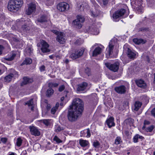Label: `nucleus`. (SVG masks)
I'll list each match as a JSON object with an SVG mask.
<instances>
[{"label": "nucleus", "instance_id": "obj_1", "mask_svg": "<svg viewBox=\"0 0 155 155\" xmlns=\"http://www.w3.org/2000/svg\"><path fill=\"white\" fill-rule=\"evenodd\" d=\"M23 4L22 0H11L8 3V9L10 11L16 12L22 6Z\"/></svg>", "mask_w": 155, "mask_h": 155}, {"label": "nucleus", "instance_id": "obj_2", "mask_svg": "<svg viewBox=\"0 0 155 155\" xmlns=\"http://www.w3.org/2000/svg\"><path fill=\"white\" fill-rule=\"evenodd\" d=\"M70 107L82 113L83 110V105L82 100L78 98L74 99L72 101V105H70Z\"/></svg>", "mask_w": 155, "mask_h": 155}, {"label": "nucleus", "instance_id": "obj_3", "mask_svg": "<svg viewBox=\"0 0 155 155\" xmlns=\"http://www.w3.org/2000/svg\"><path fill=\"white\" fill-rule=\"evenodd\" d=\"M81 112L72 108L68 110V117L69 121L73 122L77 120L79 116L81 114Z\"/></svg>", "mask_w": 155, "mask_h": 155}, {"label": "nucleus", "instance_id": "obj_4", "mask_svg": "<svg viewBox=\"0 0 155 155\" xmlns=\"http://www.w3.org/2000/svg\"><path fill=\"white\" fill-rule=\"evenodd\" d=\"M27 2L28 8L26 11V13L28 15H30L35 11L36 3L34 0H27Z\"/></svg>", "mask_w": 155, "mask_h": 155}, {"label": "nucleus", "instance_id": "obj_5", "mask_svg": "<svg viewBox=\"0 0 155 155\" xmlns=\"http://www.w3.org/2000/svg\"><path fill=\"white\" fill-rule=\"evenodd\" d=\"M134 6L136 12L137 14L142 13L143 12V6L142 3L140 0H135Z\"/></svg>", "mask_w": 155, "mask_h": 155}, {"label": "nucleus", "instance_id": "obj_6", "mask_svg": "<svg viewBox=\"0 0 155 155\" xmlns=\"http://www.w3.org/2000/svg\"><path fill=\"white\" fill-rule=\"evenodd\" d=\"M84 19L82 16L78 15L77 16L76 19L73 21L72 24L77 28H81L82 23L84 22Z\"/></svg>", "mask_w": 155, "mask_h": 155}, {"label": "nucleus", "instance_id": "obj_7", "mask_svg": "<svg viewBox=\"0 0 155 155\" xmlns=\"http://www.w3.org/2000/svg\"><path fill=\"white\" fill-rule=\"evenodd\" d=\"M129 14L124 9H121L116 11L113 15V17L114 19H117L123 16L124 17H127Z\"/></svg>", "mask_w": 155, "mask_h": 155}, {"label": "nucleus", "instance_id": "obj_8", "mask_svg": "<svg viewBox=\"0 0 155 155\" xmlns=\"http://www.w3.org/2000/svg\"><path fill=\"white\" fill-rule=\"evenodd\" d=\"M85 51L84 48H82L75 51L70 55V58L73 59H75L81 57Z\"/></svg>", "mask_w": 155, "mask_h": 155}, {"label": "nucleus", "instance_id": "obj_9", "mask_svg": "<svg viewBox=\"0 0 155 155\" xmlns=\"http://www.w3.org/2000/svg\"><path fill=\"white\" fill-rule=\"evenodd\" d=\"M105 66L110 70L116 72L119 69V62L115 63L113 64H111L109 63H106L105 64Z\"/></svg>", "mask_w": 155, "mask_h": 155}, {"label": "nucleus", "instance_id": "obj_10", "mask_svg": "<svg viewBox=\"0 0 155 155\" xmlns=\"http://www.w3.org/2000/svg\"><path fill=\"white\" fill-rule=\"evenodd\" d=\"M40 44L41 45V49L43 53L48 52L50 51V50L49 48V45L45 41H41Z\"/></svg>", "mask_w": 155, "mask_h": 155}, {"label": "nucleus", "instance_id": "obj_11", "mask_svg": "<svg viewBox=\"0 0 155 155\" xmlns=\"http://www.w3.org/2000/svg\"><path fill=\"white\" fill-rule=\"evenodd\" d=\"M69 5L65 2L59 3L57 6L58 9L61 12H64L68 10Z\"/></svg>", "mask_w": 155, "mask_h": 155}, {"label": "nucleus", "instance_id": "obj_12", "mask_svg": "<svg viewBox=\"0 0 155 155\" xmlns=\"http://www.w3.org/2000/svg\"><path fill=\"white\" fill-rule=\"evenodd\" d=\"M31 21L30 19L28 18L25 21V23L21 27V31L24 32H27L30 29L29 25L30 24Z\"/></svg>", "mask_w": 155, "mask_h": 155}, {"label": "nucleus", "instance_id": "obj_13", "mask_svg": "<svg viewBox=\"0 0 155 155\" xmlns=\"http://www.w3.org/2000/svg\"><path fill=\"white\" fill-rule=\"evenodd\" d=\"M29 129L31 135L35 136H39L40 135V132L37 127L34 126H30Z\"/></svg>", "mask_w": 155, "mask_h": 155}, {"label": "nucleus", "instance_id": "obj_14", "mask_svg": "<svg viewBox=\"0 0 155 155\" xmlns=\"http://www.w3.org/2000/svg\"><path fill=\"white\" fill-rule=\"evenodd\" d=\"M115 91L118 94H123L126 91V87L124 85L117 86L114 88Z\"/></svg>", "mask_w": 155, "mask_h": 155}, {"label": "nucleus", "instance_id": "obj_15", "mask_svg": "<svg viewBox=\"0 0 155 155\" xmlns=\"http://www.w3.org/2000/svg\"><path fill=\"white\" fill-rule=\"evenodd\" d=\"M47 21V17L45 15H39L35 21L37 25H40V23L45 22Z\"/></svg>", "mask_w": 155, "mask_h": 155}, {"label": "nucleus", "instance_id": "obj_16", "mask_svg": "<svg viewBox=\"0 0 155 155\" xmlns=\"http://www.w3.org/2000/svg\"><path fill=\"white\" fill-rule=\"evenodd\" d=\"M65 35L63 32H60L57 36L56 38V41L61 44H64L65 42L64 38Z\"/></svg>", "mask_w": 155, "mask_h": 155}, {"label": "nucleus", "instance_id": "obj_17", "mask_svg": "<svg viewBox=\"0 0 155 155\" xmlns=\"http://www.w3.org/2000/svg\"><path fill=\"white\" fill-rule=\"evenodd\" d=\"M88 85V83L87 82H82L78 85L77 91L79 92L84 91L87 88Z\"/></svg>", "mask_w": 155, "mask_h": 155}, {"label": "nucleus", "instance_id": "obj_18", "mask_svg": "<svg viewBox=\"0 0 155 155\" xmlns=\"http://www.w3.org/2000/svg\"><path fill=\"white\" fill-rule=\"evenodd\" d=\"M106 123L109 128L114 126L115 124L114 122V118L112 117H110L106 120Z\"/></svg>", "mask_w": 155, "mask_h": 155}, {"label": "nucleus", "instance_id": "obj_19", "mask_svg": "<svg viewBox=\"0 0 155 155\" xmlns=\"http://www.w3.org/2000/svg\"><path fill=\"white\" fill-rule=\"evenodd\" d=\"M127 54L128 57L130 59H134L136 54L135 52L132 51L128 48H127Z\"/></svg>", "mask_w": 155, "mask_h": 155}, {"label": "nucleus", "instance_id": "obj_20", "mask_svg": "<svg viewBox=\"0 0 155 155\" xmlns=\"http://www.w3.org/2000/svg\"><path fill=\"white\" fill-rule=\"evenodd\" d=\"M144 139V137L138 134H136L133 138V142L134 143H137L140 141H142Z\"/></svg>", "mask_w": 155, "mask_h": 155}, {"label": "nucleus", "instance_id": "obj_21", "mask_svg": "<svg viewBox=\"0 0 155 155\" xmlns=\"http://www.w3.org/2000/svg\"><path fill=\"white\" fill-rule=\"evenodd\" d=\"M136 83L138 87H140L144 88L146 86V84L144 81L141 79L136 81Z\"/></svg>", "mask_w": 155, "mask_h": 155}, {"label": "nucleus", "instance_id": "obj_22", "mask_svg": "<svg viewBox=\"0 0 155 155\" xmlns=\"http://www.w3.org/2000/svg\"><path fill=\"white\" fill-rule=\"evenodd\" d=\"M102 48L99 47H97L94 50L92 55L93 56H96L97 55L100 54Z\"/></svg>", "mask_w": 155, "mask_h": 155}, {"label": "nucleus", "instance_id": "obj_23", "mask_svg": "<svg viewBox=\"0 0 155 155\" xmlns=\"http://www.w3.org/2000/svg\"><path fill=\"white\" fill-rule=\"evenodd\" d=\"M88 31L91 34L94 35H97L99 33L97 29L94 28L93 26L90 27L89 28Z\"/></svg>", "mask_w": 155, "mask_h": 155}, {"label": "nucleus", "instance_id": "obj_24", "mask_svg": "<svg viewBox=\"0 0 155 155\" xmlns=\"http://www.w3.org/2000/svg\"><path fill=\"white\" fill-rule=\"evenodd\" d=\"M16 54V52L15 51H12L10 56L8 58H5V59L7 61H11L13 60Z\"/></svg>", "mask_w": 155, "mask_h": 155}, {"label": "nucleus", "instance_id": "obj_25", "mask_svg": "<svg viewBox=\"0 0 155 155\" xmlns=\"http://www.w3.org/2000/svg\"><path fill=\"white\" fill-rule=\"evenodd\" d=\"M133 42L136 44L137 45H140L141 44H143L146 43V41L140 39L135 38L133 39Z\"/></svg>", "mask_w": 155, "mask_h": 155}, {"label": "nucleus", "instance_id": "obj_26", "mask_svg": "<svg viewBox=\"0 0 155 155\" xmlns=\"http://www.w3.org/2000/svg\"><path fill=\"white\" fill-rule=\"evenodd\" d=\"M91 14L93 17H95L98 16L100 14V11L96 9L91 11Z\"/></svg>", "mask_w": 155, "mask_h": 155}, {"label": "nucleus", "instance_id": "obj_27", "mask_svg": "<svg viewBox=\"0 0 155 155\" xmlns=\"http://www.w3.org/2000/svg\"><path fill=\"white\" fill-rule=\"evenodd\" d=\"M114 47V44L113 42L112 41H111L109 43L108 53L109 55H110L112 54V51Z\"/></svg>", "mask_w": 155, "mask_h": 155}, {"label": "nucleus", "instance_id": "obj_28", "mask_svg": "<svg viewBox=\"0 0 155 155\" xmlns=\"http://www.w3.org/2000/svg\"><path fill=\"white\" fill-rule=\"evenodd\" d=\"M142 104V103L139 101H136L134 104V110L135 111H137L140 107Z\"/></svg>", "mask_w": 155, "mask_h": 155}, {"label": "nucleus", "instance_id": "obj_29", "mask_svg": "<svg viewBox=\"0 0 155 155\" xmlns=\"http://www.w3.org/2000/svg\"><path fill=\"white\" fill-rule=\"evenodd\" d=\"M79 143L81 147H85L87 146L89 142L87 140L81 139L79 140Z\"/></svg>", "mask_w": 155, "mask_h": 155}, {"label": "nucleus", "instance_id": "obj_30", "mask_svg": "<svg viewBox=\"0 0 155 155\" xmlns=\"http://www.w3.org/2000/svg\"><path fill=\"white\" fill-rule=\"evenodd\" d=\"M26 104H27L28 106L30 107L31 110H34V105L33 102V99H31L26 103Z\"/></svg>", "mask_w": 155, "mask_h": 155}, {"label": "nucleus", "instance_id": "obj_31", "mask_svg": "<svg viewBox=\"0 0 155 155\" xmlns=\"http://www.w3.org/2000/svg\"><path fill=\"white\" fill-rule=\"evenodd\" d=\"M54 91L51 88L48 89L46 92V95L48 97H50L54 93Z\"/></svg>", "mask_w": 155, "mask_h": 155}, {"label": "nucleus", "instance_id": "obj_32", "mask_svg": "<svg viewBox=\"0 0 155 155\" xmlns=\"http://www.w3.org/2000/svg\"><path fill=\"white\" fill-rule=\"evenodd\" d=\"M84 133L87 134V135L86 136L87 137H89L91 136L90 131L89 129H87L86 130L81 131V134H82V136H83L82 134Z\"/></svg>", "mask_w": 155, "mask_h": 155}, {"label": "nucleus", "instance_id": "obj_33", "mask_svg": "<svg viewBox=\"0 0 155 155\" xmlns=\"http://www.w3.org/2000/svg\"><path fill=\"white\" fill-rule=\"evenodd\" d=\"M64 129L63 127H61L59 125H55V131L56 132H59Z\"/></svg>", "mask_w": 155, "mask_h": 155}, {"label": "nucleus", "instance_id": "obj_34", "mask_svg": "<svg viewBox=\"0 0 155 155\" xmlns=\"http://www.w3.org/2000/svg\"><path fill=\"white\" fill-rule=\"evenodd\" d=\"M30 79L27 77H24L23 78V81L21 84V86L24 84H26L28 83L31 82L30 81Z\"/></svg>", "mask_w": 155, "mask_h": 155}, {"label": "nucleus", "instance_id": "obj_35", "mask_svg": "<svg viewBox=\"0 0 155 155\" xmlns=\"http://www.w3.org/2000/svg\"><path fill=\"white\" fill-rule=\"evenodd\" d=\"M59 106V104L57 103L55 107H53L51 109V114H54L56 111V110L58 109V108Z\"/></svg>", "mask_w": 155, "mask_h": 155}, {"label": "nucleus", "instance_id": "obj_36", "mask_svg": "<svg viewBox=\"0 0 155 155\" xmlns=\"http://www.w3.org/2000/svg\"><path fill=\"white\" fill-rule=\"evenodd\" d=\"M32 62V60L30 58H27L25 59V61H23V63L24 64H28L31 63Z\"/></svg>", "mask_w": 155, "mask_h": 155}, {"label": "nucleus", "instance_id": "obj_37", "mask_svg": "<svg viewBox=\"0 0 155 155\" xmlns=\"http://www.w3.org/2000/svg\"><path fill=\"white\" fill-rule=\"evenodd\" d=\"M13 76H12L10 74L6 76L5 78V80L6 82H9L12 80Z\"/></svg>", "mask_w": 155, "mask_h": 155}, {"label": "nucleus", "instance_id": "obj_38", "mask_svg": "<svg viewBox=\"0 0 155 155\" xmlns=\"http://www.w3.org/2000/svg\"><path fill=\"white\" fill-rule=\"evenodd\" d=\"M122 142L121 138L120 137H117L115 140V143L116 145L120 144Z\"/></svg>", "mask_w": 155, "mask_h": 155}, {"label": "nucleus", "instance_id": "obj_39", "mask_svg": "<svg viewBox=\"0 0 155 155\" xmlns=\"http://www.w3.org/2000/svg\"><path fill=\"white\" fill-rule=\"evenodd\" d=\"M10 74L12 75L13 76V77H15L18 75V73L15 71L14 69H12L11 70V72Z\"/></svg>", "mask_w": 155, "mask_h": 155}, {"label": "nucleus", "instance_id": "obj_40", "mask_svg": "<svg viewBox=\"0 0 155 155\" xmlns=\"http://www.w3.org/2000/svg\"><path fill=\"white\" fill-rule=\"evenodd\" d=\"M154 128V126L151 125L147 127L146 128V127L145 128L144 130H145L147 132H151L153 130Z\"/></svg>", "mask_w": 155, "mask_h": 155}, {"label": "nucleus", "instance_id": "obj_41", "mask_svg": "<svg viewBox=\"0 0 155 155\" xmlns=\"http://www.w3.org/2000/svg\"><path fill=\"white\" fill-rule=\"evenodd\" d=\"M43 123L46 126H48L51 124L50 121L51 120L49 119H44L42 120Z\"/></svg>", "mask_w": 155, "mask_h": 155}, {"label": "nucleus", "instance_id": "obj_42", "mask_svg": "<svg viewBox=\"0 0 155 155\" xmlns=\"http://www.w3.org/2000/svg\"><path fill=\"white\" fill-rule=\"evenodd\" d=\"M22 142V140L20 138H17L16 142V145L18 147L20 146Z\"/></svg>", "mask_w": 155, "mask_h": 155}, {"label": "nucleus", "instance_id": "obj_43", "mask_svg": "<svg viewBox=\"0 0 155 155\" xmlns=\"http://www.w3.org/2000/svg\"><path fill=\"white\" fill-rule=\"evenodd\" d=\"M93 145L95 148H98L100 147V143L98 141L95 140L93 143Z\"/></svg>", "mask_w": 155, "mask_h": 155}, {"label": "nucleus", "instance_id": "obj_44", "mask_svg": "<svg viewBox=\"0 0 155 155\" xmlns=\"http://www.w3.org/2000/svg\"><path fill=\"white\" fill-rule=\"evenodd\" d=\"M58 85V84L57 83H49V86L51 87H56Z\"/></svg>", "mask_w": 155, "mask_h": 155}, {"label": "nucleus", "instance_id": "obj_45", "mask_svg": "<svg viewBox=\"0 0 155 155\" xmlns=\"http://www.w3.org/2000/svg\"><path fill=\"white\" fill-rule=\"evenodd\" d=\"M54 140L56 142L58 143H61L62 142V141L57 136H55L54 138Z\"/></svg>", "mask_w": 155, "mask_h": 155}, {"label": "nucleus", "instance_id": "obj_46", "mask_svg": "<svg viewBox=\"0 0 155 155\" xmlns=\"http://www.w3.org/2000/svg\"><path fill=\"white\" fill-rule=\"evenodd\" d=\"M85 73L88 76H89L91 75L90 70L88 68H86L85 70Z\"/></svg>", "mask_w": 155, "mask_h": 155}, {"label": "nucleus", "instance_id": "obj_47", "mask_svg": "<svg viewBox=\"0 0 155 155\" xmlns=\"http://www.w3.org/2000/svg\"><path fill=\"white\" fill-rule=\"evenodd\" d=\"M150 124L149 121L147 120H145L144 122V126L142 127L143 130H144L146 127L145 125H149Z\"/></svg>", "mask_w": 155, "mask_h": 155}, {"label": "nucleus", "instance_id": "obj_48", "mask_svg": "<svg viewBox=\"0 0 155 155\" xmlns=\"http://www.w3.org/2000/svg\"><path fill=\"white\" fill-rule=\"evenodd\" d=\"M8 139L6 137L1 138L0 139L1 141L3 143H5L7 141Z\"/></svg>", "mask_w": 155, "mask_h": 155}, {"label": "nucleus", "instance_id": "obj_49", "mask_svg": "<svg viewBox=\"0 0 155 155\" xmlns=\"http://www.w3.org/2000/svg\"><path fill=\"white\" fill-rule=\"evenodd\" d=\"M65 88V86L64 85H62L59 87L58 90L60 92L63 91Z\"/></svg>", "mask_w": 155, "mask_h": 155}, {"label": "nucleus", "instance_id": "obj_50", "mask_svg": "<svg viewBox=\"0 0 155 155\" xmlns=\"http://www.w3.org/2000/svg\"><path fill=\"white\" fill-rule=\"evenodd\" d=\"M39 69L41 72L44 71H45V67L44 65H42L40 67Z\"/></svg>", "mask_w": 155, "mask_h": 155}, {"label": "nucleus", "instance_id": "obj_51", "mask_svg": "<svg viewBox=\"0 0 155 155\" xmlns=\"http://www.w3.org/2000/svg\"><path fill=\"white\" fill-rule=\"evenodd\" d=\"M54 0H47L46 3L49 5H51L53 4Z\"/></svg>", "mask_w": 155, "mask_h": 155}, {"label": "nucleus", "instance_id": "obj_52", "mask_svg": "<svg viewBox=\"0 0 155 155\" xmlns=\"http://www.w3.org/2000/svg\"><path fill=\"white\" fill-rule=\"evenodd\" d=\"M151 115L155 118V108H153L151 111Z\"/></svg>", "mask_w": 155, "mask_h": 155}, {"label": "nucleus", "instance_id": "obj_53", "mask_svg": "<svg viewBox=\"0 0 155 155\" xmlns=\"http://www.w3.org/2000/svg\"><path fill=\"white\" fill-rule=\"evenodd\" d=\"M51 31L52 32L57 35V36L59 34V33L60 32L55 30H51Z\"/></svg>", "mask_w": 155, "mask_h": 155}, {"label": "nucleus", "instance_id": "obj_54", "mask_svg": "<svg viewBox=\"0 0 155 155\" xmlns=\"http://www.w3.org/2000/svg\"><path fill=\"white\" fill-rule=\"evenodd\" d=\"M4 48L2 45H0V54L2 53V51Z\"/></svg>", "mask_w": 155, "mask_h": 155}, {"label": "nucleus", "instance_id": "obj_55", "mask_svg": "<svg viewBox=\"0 0 155 155\" xmlns=\"http://www.w3.org/2000/svg\"><path fill=\"white\" fill-rule=\"evenodd\" d=\"M104 5H106L108 2V0H102Z\"/></svg>", "mask_w": 155, "mask_h": 155}, {"label": "nucleus", "instance_id": "obj_56", "mask_svg": "<svg viewBox=\"0 0 155 155\" xmlns=\"http://www.w3.org/2000/svg\"><path fill=\"white\" fill-rule=\"evenodd\" d=\"M80 40L78 39L75 42V44L78 45H80L81 43L79 42Z\"/></svg>", "mask_w": 155, "mask_h": 155}, {"label": "nucleus", "instance_id": "obj_57", "mask_svg": "<svg viewBox=\"0 0 155 155\" xmlns=\"http://www.w3.org/2000/svg\"><path fill=\"white\" fill-rule=\"evenodd\" d=\"M27 151H26V150H24L23 151H22V153H21V154L22 155H25L26 154H27Z\"/></svg>", "mask_w": 155, "mask_h": 155}, {"label": "nucleus", "instance_id": "obj_58", "mask_svg": "<svg viewBox=\"0 0 155 155\" xmlns=\"http://www.w3.org/2000/svg\"><path fill=\"white\" fill-rule=\"evenodd\" d=\"M133 120L132 119L129 118L127 119H126V121H132Z\"/></svg>", "mask_w": 155, "mask_h": 155}, {"label": "nucleus", "instance_id": "obj_59", "mask_svg": "<svg viewBox=\"0 0 155 155\" xmlns=\"http://www.w3.org/2000/svg\"><path fill=\"white\" fill-rule=\"evenodd\" d=\"M64 62L66 64H68L69 62V60L68 59H66L65 60Z\"/></svg>", "mask_w": 155, "mask_h": 155}, {"label": "nucleus", "instance_id": "obj_60", "mask_svg": "<svg viewBox=\"0 0 155 155\" xmlns=\"http://www.w3.org/2000/svg\"><path fill=\"white\" fill-rule=\"evenodd\" d=\"M148 28H143L142 29V31H146V30H148Z\"/></svg>", "mask_w": 155, "mask_h": 155}, {"label": "nucleus", "instance_id": "obj_61", "mask_svg": "<svg viewBox=\"0 0 155 155\" xmlns=\"http://www.w3.org/2000/svg\"><path fill=\"white\" fill-rule=\"evenodd\" d=\"M64 97H62L61 98V101H63L64 100Z\"/></svg>", "mask_w": 155, "mask_h": 155}, {"label": "nucleus", "instance_id": "obj_62", "mask_svg": "<svg viewBox=\"0 0 155 155\" xmlns=\"http://www.w3.org/2000/svg\"><path fill=\"white\" fill-rule=\"evenodd\" d=\"M154 78L153 82L155 84V73L154 74Z\"/></svg>", "mask_w": 155, "mask_h": 155}, {"label": "nucleus", "instance_id": "obj_63", "mask_svg": "<svg viewBox=\"0 0 155 155\" xmlns=\"http://www.w3.org/2000/svg\"><path fill=\"white\" fill-rule=\"evenodd\" d=\"M49 57L50 59H52L53 58V56L52 55H50L49 56Z\"/></svg>", "mask_w": 155, "mask_h": 155}, {"label": "nucleus", "instance_id": "obj_64", "mask_svg": "<svg viewBox=\"0 0 155 155\" xmlns=\"http://www.w3.org/2000/svg\"><path fill=\"white\" fill-rule=\"evenodd\" d=\"M15 153H10L9 154V155H15Z\"/></svg>", "mask_w": 155, "mask_h": 155}]
</instances>
